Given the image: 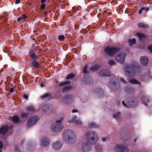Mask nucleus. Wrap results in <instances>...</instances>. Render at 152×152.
Masks as SVG:
<instances>
[{"mask_svg": "<svg viewBox=\"0 0 152 152\" xmlns=\"http://www.w3.org/2000/svg\"><path fill=\"white\" fill-rule=\"evenodd\" d=\"M86 140L91 144H94L98 140L99 138L96 133L94 131L87 132L85 135Z\"/></svg>", "mask_w": 152, "mask_h": 152, "instance_id": "obj_1", "label": "nucleus"}, {"mask_svg": "<svg viewBox=\"0 0 152 152\" xmlns=\"http://www.w3.org/2000/svg\"><path fill=\"white\" fill-rule=\"evenodd\" d=\"M137 65V63H135L133 65H129L126 64L124 65L123 69L124 71L126 72V75L128 77H131V74L133 72L135 66Z\"/></svg>", "mask_w": 152, "mask_h": 152, "instance_id": "obj_2", "label": "nucleus"}, {"mask_svg": "<svg viewBox=\"0 0 152 152\" xmlns=\"http://www.w3.org/2000/svg\"><path fill=\"white\" fill-rule=\"evenodd\" d=\"M65 137L67 136L68 137L69 142L72 143L75 140L76 136L74 133L71 130H67L64 131L63 134Z\"/></svg>", "mask_w": 152, "mask_h": 152, "instance_id": "obj_3", "label": "nucleus"}, {"mask_svg": "<svg viewBox=\"0 0 152 152\" xmlns=\"http://www.w3.org/2000/svg\"><path fill=\"white\" fill-rule=\"evenodd\" d=\"M63 120V118H61L59 120H57L56 121V124H53L52 125L51 128L53 131H59L62 129L63 128V126L60 124H57V123L59 124L61 123Z\"/></svg>", "mask_w": 152, "mask_h": 152, "instance_id": "obj_4", "label": "nucleus"}, {"mask_svg": "<svg viewBox=\"0 0 152 152\" xmlns=\"http://www.w3.org/2000/svg\"><path fill=\"white\" fill-rule=\"evenodd\" d=\"M119 50V49L118 48L113 47H107L104 49V51L107 54L112 56Z\"/></svg>", "mask_w": 152, "mask_h": 152, "instance_id": "obj_5", "label": "nucleus"}, {"mask_svg": "<svg viewBox=\"0 0 152 152\" xmlns=\"http://www.w3.org/2000/svg\"><path fill=\"white\" fill-rule=\"evenodd\" d=\"M115 149L116 152H128L129 151L127 147L121 145H116Z\"/></svg>", "mask_w": 152, "mask_h": 152, "instance_id": "obj_6", "label": "nucleus"}, {"mask_svg": "<svg viewBox=\"0 0 152 152\" xmlns=\"http://www.w3.org/2000/svg\"><path fill=\"white\" fill-rule=\"evenodd\" d=\"M126 54L124 53H121L118 54L115 57V60L120 64H122L124 61Z\"/></svg>", "mask_w": 152, "mask_h": 152, "instance_id": "obj_7", "label": "nucleus"}, {"mask_svg": "<svg viewBox=\"0 0 152 152\" xmlns=\"http://www.w3.org/2000/svg\"><path fill=\"white\" fill-rule=\"evenodd\" d=\"M73 99V96L71 95H69L63 96L61 99V101L64 103L68 104Z\"/></svg>", "mask_w": 152, "mask_h": 152, "instance_id": "obj_8", "label": "nucleus"}, {"mask_svg": "<svg viewBox=\"0 0 152 152\" xmlns=\"http://www.w3.org/2000/svg\"><path fill=\"white\" fill-rule=\"evenodd\" d=\"M38 120V117L36 116L32 117L28 121L27 125L28 126H31L35 124Z\"/></svg>", "mask_w": 152, "mask_h": 152, "instance_id": "obj_9", "label": "nucleus"}, {"mask_svg": "<svg viewBox=\"0 0 152 152\" xmlns=\"http://www.w3.org/2000/svg\"><path fill=\"white\" fill-rule=\"evenodd\" d=\"M8 126H2L0 129V134L3 135L6 134L8 130Z\"/></svg>", "mask_w": 152, "mask_h": 152, "instance_id": "obj_10", "label": "nucleus"}, {"mask_svg": "<svg viewBox=\"0 0 152 152\" xmlns=\"http://www.w3.org/2000/svg\"><path fill=\"white\" fill-rule=\"evenodd\" d=\"M140 62L143 66H146L148 63V59L146 57H142L140 58Z\"/></svg>", "mask_w": 152, "mask_h": 152, "instance_id": "obj_11", "label": "nucleus"}, {"mask_svg": "<svg viewBox=\"0 0 152 152\" xmlns=\"http://www.w3.org/2000/svg\"><path fill=\"white\" fill-rule=\"evenodd\" d=\"M90 147L88 143L85 142L83 143L82 149L83 151L85 152L89 151L90 150Z\"/></svg>", "mask_w": 152, "mask_h": 152, "instance_id": "obj_12", "label": "nucleus"}, {"mask_svg": "<svg viewBox=\"0 0 152 152\" xmlns=\"http://www.w3.org/2000/svg\"><path fill=\"white\" fill-rule=\"evenodd\" d=\"M62 146V144L59 141L56 142L53 144V147L55 149H59L61 148Z\"/></svg>", "mask_w": 152, "mask_h": 152, "instance_id": "obj_13", "label": "nucleus"}, {"mask_svg": "<svg viewBox=\"0 0 152 152\" xmlns=\"http://www.w3.org/2000/svg\"><path fill=\"white\" fill-rule=\"evenodd\" d=\"M8 119L9 120L12 119L13 122L15 123H17L19 121V117L17 115H14L12 117H9Z\"/></svg>", "mask_w": 152, "mask_h": 152, "instance_id": "obj_14", "label": "nucleus"}, {"mask_svg": "<svg viewBox=\"0 0 152 152\" xmlns=\"http://www.w3.org/2000/svg\"><path fill=\"white\" fill-rule=\"evenodd\" d=\"M31 64L32 66L35 68H39L40 66V65L38 62L35 60L33 61Z\"/></svg>", "mask_w": 152, "mask_h": 152, "instance_id": "obj_15", "label": "nucleus"}, {"mask_svg": "<svg viewBox=\"0 0 152 152\" xmlns=\"http://www.w3.org/2000/svg\"><path fill=\"white\" fill-rule=\"evenodd\" d=\"M49 140L46 137H45L42 140L41 144L43 146H45L49 144Z\"/></svg>", "mask_w": 152, "mask_h": 152, "instance_id": "obj_16", "label": "nucleus"}, {"mask_svg": "<svg viewBox=\"0 0 152 152\" xmlns=\"http://www.w3.org/2000/svg\"><path fill=\"white\" fill-rule=\"evenodd\" d=\"M72 121L76 124H82L81 121L79 119H77V117L76 116H74L72 118Z\"/></svg>", "mask_w": 152, "mask_h": 152, "instance_id": "obj_17", "label": "nucleus"}, {"mask_svg": "<svg viewBox=\"0 0 152 152\" xmlns=\"http://www.w3.org/2000/svg\"><path fill=\"white\" fill-rule=\"evenodd\" d=\"M99 74L103 76H107L109 75V73L106 70H102L99 72Z\"/></svg>", "mask_w": 152, "mask_h": 152, "instance_id": "obj_18", "label": "nucleus"}, {"mask_svg": "<svg viewBox=\"0 0 152 152\" xmlns=\"http://www.w3.org/2000/svg\"><path fill=\"white\" fill-rule=\"evenodd\" d=\"M136 35L139 37V39L141 41H144L145 38V36L140 33H137Z\"/></svg>", "mask_w": 152, "mask_h": 152, "instance_id": "obj_19", "label": "nucleus"}, {"mask_svg": "<svg viewBox=\"0 0 152 152\" xmlns=\"http://www.w3.org/2000/svg\"><path fill=\"white\" fill-rule=\"evenodd\" d=\"M138 27L139 28H148L149 26L147 24L142 23H140L137 24Z\"/></svg>", "mask_w": 152, "mask_h": 152, "instance_id": "obj_20", "label": "nucleus"}, {"mask_svg": "<svg viewBox=\"0 0 152 152\" xmlns=\"http://www.w3.org/2000/svg\"><path fill=\"white\" fill-rule=\"evenodd\" d=\"M99 68V66L98 65H96L90 67V70L91 71H96Z\"/></svg>", "mask_w": 152, "mask_h": 152, "instance_id": "obj_21", "label": "nucleus"}, {"mask_svg": "<svg viewBox=\"0 0 152 152\" xmlns=\"http://www.w3.org/2000/svg\"><path fill=\"white\" fill-rule=\"evenodd\" d=\"M27 111L31 113H33L35 111L34 107L31 106H29L27 108Z\"/></svg>", "mask_w": 152, "mask_h": 152, "instance_id": "obj_22", "label": "nucleus"}, {"mask_svg": "<svg viewBox=\"0 0 152 152\" xmlns=\"http://www.w3.org/2000/svg\"><path fill=\"white\" fill-rule=\"evenodd\" d=\"M136 42V39L134 38L133 39H129V44L130 45H132L133 44H134Z\"/></svg>", "mask_w": 152, "mask_h": 152, "instance_id": "obj_23", "label": "nucleus"}, {"mask_svg": "<svg viewBox=\"0 0 152 152\" xmlns=\"http://www.w3.org/2000/svg\"><path fill=\"white\" fill-rule=\"evenodd\" d=\"M70 83V82L69 81H66L63 82H61L59 83V86H63L67 84H69Z\"/></svg>", "mask_w": 152, "mask_h": 152, "instance_id": "obj_24", "label": "nucleus"}, {"mask_svg": "<svg viewBox=\"0 0 152 152\" xmlns=\"http://www.w3.org/2000/svg\"><path fill=\"white\" fill-rule=\"evenodd\" d=\"M129 82L134 84H140V83L137 81L135 79L130 80L129 81Z\"/></svg>", "mask_w": 152, "mask_h": 152, "instance_id": "obj_25", "label": "nucleus"}, {"mask_svg": "<svg viewBox=\"0 0 152 152\" xmlns=\"http://www.w3.org/2000/svg\"><path fill=\"white\" fill-rule=\"evenodd\" d=\"M71 88V87L70 86H66L64 87L63 89L64 92H66L69 91Z\"/></svg>", "mask_w": 152, "mask_h": 152, "instance_id": "obj_26", "label": "nucleus"}, {"mask_svg": "<svg viewBox=\"0 0 152 152\" xmlns=\"http://www.w3.org/2000/svg\"><path fill=\"white\" fill-rule=\"evenodd\" d=\"M65 39V36L64 35H60L59 36L58 38V39L59 41H63Z\"/></svg>", "mask_w": 152, "mask_h": 152, "instance_id": "obj_27", "label": "nucleus"}, {"mask_svg": "<svg viewBox=\"0 0 152 152\" xmlns=\"http://www.w3.org/2000/svg\"><path fill=\"white\" fill-rule=\"evenodd\" d=\"M75 75L74 74L71 73L68 75L66 77V78L67 79H71L73 78Z\"/></svg>", "mask_w": 152, "mask_h": 152, "instance_id": "obj_28", "label": "nucleus"}, {"mask_svg": "<svg viewBox=\"0 0 152 152\" xmlns=\"http://www.w3.org/2000/svg\"><path fill=\"white\" fill-rule=\"evenodd\" d=\"M26 17L25 15H23V16L20 17L18 18V21L19 22L21 20H23L26 18Z\"/></svg>", "mask_w": 152, "mask_h": 152, "instance_id": "obj_29", "label": "nucleus"}, {"mask_svg": "<svg viewBox=\"0 0 152 152\" xmlns=\"http://www.w3.org/2000/svg\"><path fill=\"white\" fill-rule=\"evenodd\" d=\"M88 67L87 65L85 66L83 68V72L84 74L87 73L88 72L87 71V67Z\"/></svg>", "mask_w": 152, "mask_h": 152, "instance_id": "obj_30", "label": "nucleus"}, {"mask_svg": "<svg viewBox=\"0 0 152 152\" xmlns=\"http://www.w3.org/2000/svg\"><path fill=\"white\" fill-rule=\"evenodd\" d=\"M120 112L118 113L117 114H115L113 117L115 118L118 119H119L120 115Z\"/></svg>", "mask_w": 152, "mask_h": 152, "instance_id": "obj_31", "label": "nucleus"}, {"mask_svg": "<svg viewBox=\"0 0 152 152\" xmlns=\"http://www.w3.org/2000/svg\"><path fill=\"white\" fill-rule=\"evenodd\" d=\"M42 110L44 111H46L48 109V107L47 105H46L42 107Z\"/></svg>", "mask_w": 152, "mask_h": 152, "instance_id": "obj_32", "label": "nucleus"}, {"mask_svg": "<svg viewBox=\"0 0 152 152\" xmlns=\"http://www.w3.org/2000/svg\"><path fill=\"white\" fill-rule=\"evenodd\" d=\"M50 96V94H46L45 95L41 96V98L42 99H43L46 97H48V96Z\"/></svg>", "mask_w": 152, "mask_h": 152, "instance_id": "obj_33", "label": "nucleus"}, {"mask_svg": "<svg viewBox=\"0 0 152 152\" xmlns=\"http://www.w3.org/2000/svg\"><path fill=\"white\" fill-rule=\"evenodd\" d=\"M109 64L111 66L115 64V62L113 60H109L108 62Z\"/></svg>", "mask_w": 152, "mask_h": 152, "instance_id": "obj_34", "label": "nucleus"}, {"mask_svg": "<svg viewBox=\"0 0 152 152\" xmlns=\"http://www.w3.org/2000/svg\"><path fill=\"white\" fill-rule=\"evenodd\" d=\"M46 5V4H41L40 7L41 10L43 9L45 7Z\"/></svg>", "mask_w": 152, "mask_h": 152, "instance_id": "obj_35", "label": "nucleus"}, {"mask_svg": "<svg viewBox=\"0 0 152 152\" xmlns=\"http://www.w3.org/2000/svg\"><path fill=\"white\" fill-rule=\"evenodd\" d=\"M144 10V8L142 7L139 10L138 12L139 14H141L142 12V11Z\"/></svg>", "mask_w": 152, "mask_h": 152, "instance_id": "obj_36", "label": "nucleus"}, {"mask_svg": "<svg viewBox=\"0 0 152 152\" xmlns=\"http://www.w3.org/2000/svg\"><path fill=\"white\" fill-rule=\"evenodd\" d=\"M96 149L97 150H101L102 149V147L99 145L96 146Z\"/></svg>", "mask_w": 152, "mask_h": 152, "instance_id": "obj_37", "label": "nucleus"}, {"mask_svg": "<svg viewBox=\"0 0 152 152\" xmlns=\"http://www.w3.org/2000/svg\"><path fill=\"white\" fill-rule=\"evenodd\" d=\"M23 98L24 99H27L28 98V96L26 94H24L23 95Z\"/></svg>", "mask_w": 152, "mask_h": 152, "instance_id": "obj_38", "label": "nucleus"}, {"mask_svg": "<svg viewBox=\"0 0 152 152\" xmlns=\"http://www.w3.org/2000/svg\"><path fill=\"white\" fill-rule=\"evenodd\" d=\"M27 115V114L26 113H23L22 114V117L24 118L26 117Z\"/></svg>", "mask_w": 152, "mask_h": 152, "instance_id": "obj_39", "label": "nucleus"}, {"mask_svg": "<svg viewBox=\"0 0 152 152\" xmlns=\"http://www.w3.org/2000/svg\"><path fill=\"white\" fill-rule=\"evenodd\" d=\"M148 49L149 50L151 53H152V46H150L148 47Z\"/></svg>", "mask_w": 152, "mask_h": 152, "instance_id": "obj_40", "label": "nucleus"}, {"mask_svg": "<svg viewBox=\"0 0 152 152\" xmlns=\"http://www.w3.org/2000/svg\"><path fill=\"white\" fill-rule=\"evenodd\" d=\"M107 137H102V140L103 142H104L107 140Z\"/></svg>", "mask_w": 152, "mask_h": 152, "instance_id": "obj_41", "label": "nucleus"}, {"mask_svg": "<svg viewBox=\"0 0 152 152\" xmlns=\"http://www.w3.org/2000/svg\"><path fill=\"white\" fill-rule=\"evenodd\" d=\"M3 147V144L1 141H0V149H1Z\"/></svg>", "mask_w": 152, "mask_h": 152, "instance_id": "obj_42", "label": "nucleus"}, {"mask_svg": "<svg viewBox=\"0 0 152 152\" xmlns=\"http://www.w3.org/2000/svg\"><path fill=\"white\" fill-rule=\"evenodd\" d=\"M14 91V89L13 88H11L9 92L10 93L13 92Z\"/></svg>", "mask_w": 152, "mask_h": 152, "instance_id": "obj_43", "label": "nucleus"}, {"mask_svg": "<svg viewBox=\"0 0 152 152\" xmlns=\"http://www.w3.org/2000/svg\"><path fill=\"white\" fill-rule=\"evenodd\" d=\"M147 102H144V104L146 105H147L148 102H149V100L148 99H146Z\"/></svg>", "mask_w": 152, "mask_h": 152, "instance_id": "obj_44", "label": "nucleus"}, {"mask_svg": "<svg viewBox=\"0 0 152 152\" xmlns=\"http://www.w3.org/2000/svg\"><path fill=\"white\" fill-rule=\"evenodd\" d=\"M72 113H75L78 112V110L76 109H73L72 111Z\"/></svg>", "mask_w": 152, "mask_h": 152, "instance_id": "obj_45", "label": "nucleus"}, {"mask_svg": "<svg viewBox=\"0 0 152 152\" xmlns=\"http://www.w3.org/2000/svg\"><path fill=\"white\" fill-rule=\"evenodd\" d=\"M122 104L125 106V107H127V105L124 102V101H122Z\"/></svg>", "mask_w": 152, "mask_h": 152, "instance_id": "obj_46", "label": "nucleus"}, {"mask_svg": "<svg viewBox=\"0 0 152 152\" xmlns=\"http://www.w3.org/2000/svg\"><path fill=\"white\" fill-rule=\"evenodd\" d=\"M30 56L31 58H35V55L34 54H31Z\"/></svg>", "mask_w": 152, "mask_h": 152, "instance_id": "obj_47", "label": "nucleus"}, {"mask_svg": "<svg viewBox=\"0 0 152 152\" xmlns=\"http://www.w3.org/2000/svg\"><path fill=\"white\" fill-rule=\"evenodd\" d=\"M20 3V1L19 0H16L15 2V4H18Z\"/></svg>", "mask_w": 152, "mask_h": 152, "instance_id": "obj_48", "label": "nucleus"}, {"mask_svg": "<svg viewBox=\"0 0 152 152\" xmlns=\"http://www.w3.org/2000/svg\"><path fill=\"white\" fill-rule=\"evenodd\" d=\"M46 0H41V2L42 4H44V3L46 2Z\"/></svg>", "mask_w": 152, "mask_h": 152, "instance_id": "obj_49", "label": "nucleus"}, {"mask_svg": "<svg viewBox=\"0 0 152 152\" xmlns=\"http://www.w3.org/2000/svg\"><path fill=\"white\" fill-rule=\"evenodd\" d=\"M146 12H147L149 10V8L148 7L144 8V10Z\"/></svg>", "mask_w": 152, "mask_h": 152, "instance_id": "obj_50", "label": "nucleus"}, {"mask_svg": "<svg viewBox=\"0 0 152 152\" xmlns=\"http://www.w3.org/2000/svg\"><path fill=\"white\" fill-rule=\"evenodd\" d=\"M120 80H121V81H123L124 83H126V81H125V80H124V79L123 78H121L120 79Z\"/></svg>", "mask_w": 152, "mask_h": 152, "instance_id": "obj_51", "label": "nucleus"}, {"mask_svg": "<svg viewBox=\"0 0 152 152\" xmlns=\"http://www.w3.org/2000/svg\"><path fill=\"white\" fill-rule=\"evenodd\" d=\"M99 91L102 94H103V91L101 88H99Z\"/></svg>", "mask_w": 152, "mask_h": 152, "instance_id": "obj_52", "label": "nucleus"}, {"mask_svg": "<svg viewBox=\"0 0 152 152\" xmlns=\"http://www.w3.org/2000/svg\"><path fill=\"white\" fill-rule=\"evenodd\" d=\"M24 140H23H23H22L21 141V142H20V144L21 145H22V144H23V142H24Z\"/></svg>", "mask_w": 152, "mask_h": 152, "instance_id": "obj_53", "label": "nucleus"}, {"mask_svg": "<svg viewBox=\"0 0 152 152\" xmlns=\"http://www.w3.org/2000/svg\"><path fill=\"white\" fill-rule=\"evenodd\" d=\"M41 86L42 87H43V83H41Z\"/></svg>", "mask_w": 152, "mask_h": 152, "instance_id": "obj_54", "label": "nucleus"}, {"mask_svg": "<svg viewBox=\"0 0 152 152\" xmlns=\"http://www.w3.org/2000/svg\"><path fill=\"white\" fill-rule=\"evenodd\" d=\"M136 140H137V139H135V140H134V142H136Z\"/></svg>", "mask_w": 152, "mask_h": 152, "instance_id": "obj_55", "label": "nucleus"}, {"mask_svg": "<svg viewBox=\"0 0 152 152\" xmlns=\"http://www.w3.org/2000/svg\"><path fill=\"white\" fill-rule=\"evenodd\" d=\"M113 84L114 85H115V83H114V82H113Z\"/></svg>", "mask_w": 152, "mask_h": 152, "instance_id": "obj_56", "label": "nucleus"}, {"mask_svg": "<svg viewBox=\"0 0 152 152\" xmlns=\"http://www.w3.org/2000/svg\"><path fill=\"white\" fill-rule=\"evenodd\" d=\"M0 152H1V151L0 150Z\"/></svg>", "mask_w": 152, "mask_h": 152, "instance_id": "obj_57", "label": "nucleus"}, {"mask_svg": "<svg viewBox=\"0 0 152 152\" xmlns=\"http://www.w3.org/2000/svg\"><path fill=\"white\" fill-rule=\"evenodd\" d=\"M12 84H11V86H12Z\"/></svg>", "mask_w": 152, "mask_h": 152, "instance_id": "obj_58", "label": "nucleus"}, {"mask_svg": "<svg viewBox=\"0 0 152 152\" xmlns=\"http://www.w3.org/2000/svg\"><path fill=\"white\" fill-rule=\"evenodd\" d=\"M116 81H117V80H116Z\"/></svg>", "mask_w": 152, "mask_h": 152, "instance_id": "obj_59", "label": "nucleus"}]
</instances>
